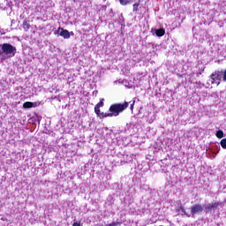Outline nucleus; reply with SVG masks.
<instances>
[{
	"mask_svg": "<svg viewBox=\"0 0 226 226\" xmlns=\"http://www.w3.org/2000/svg\"><path fill=\"white\" fill-rule=\"evenodd\" d=\"M63 29H64V28L59 26V27L57 28V31L60 32V31H63Z\"/></svg>",
	"mask_w": 226,
	"mask_h": 226,
	"instance_id": "412c9836",
	"label": "nucleus"
},
{
	"mask_svg": "<svg viewBox=\"0 0 226 226\" xmlns=\"http://www.w3.org/2000/svg\"><path fill=\"white\" fill-rule=\"evenodd\" d=\"M23 29L27 33L29 29H31V24H29V20H24L23 21Z\"/></svg>",
	"mask_w": 226,
	"mask_h": 226,
	"instance_id": "1a4fd4ad",
	"label": "nucleus"
},
{
	"mask_svg": "<svg viewBox=\"0 0 226 226\" xmlns=\"http://www.w3.org/2000/svg\"><path fill=\"white\" fill-rule=\"evenodd\" d=\"M215 135L217 139H223V131L222 130L217 131Z\"/></svg>",
	"mask_w": 226,
	"mask_h": 226,
	"instance_id": "f8f14e48",
	"label": "nucleus"
},
{
	"mask_svg": "<svg viewBox=\"0 0 226 226\" xmlns=\"http://www.w3.org/2000/svg\"><path fill=\"white\" fill-rule=\"evenodd\" d=\"M0 34L3 36L4 34H6V32L4 31V29L0 30Z\"/></svg>",
	"mask_w": 226,
	"mask_h": 226,
	"instance_id": "a211bd4d",
	"label": "nucleus"
},
{
	"mask_svg": "<svg viewBox=\"0 0 226 226\" xmlns=\"http://www.w3.org/2000/svg\"><path fill=\"white\" fill-rule=\"evenodd\" d=\"M117 225H119L118 222H111L109 224H106L105 226H117Z\"/></svg>",
	"mask_w": 226,
	"mask_h": 226,
	"instance_id": "dca6fc26",
	"label": "nucleus"
},
{
	"mask_svg": "<svg viewBox=\"0 0 226 226\" xmlns=\"http://www.w3.org/2000/svg\"><path fill=\"white\" fill-rule=\"evenodd\" d=\"M223 77L222 71H215L210 75V79H212L211 84H216V86H220V80Z\"/></svg>",
	"mask_w": 226,
	"mask_h": 226,
	"instance_id": "7ed1b4c3",
	"label": "nucleus"
},
{
	"mask_svg": "<svg viewBox=\"0 0 226 226\" xmlns=\"http://www.w3.org/2000/svg\"><path fill=\"white\" fill-rule=\"evenodd\" d=\"M221 144V147H222V149H226V138L222 139L220 142Z\"/></svg>",
	"mask_w": 226,
	"mask_h": 226,
	"instance_id": "4468645a",
	"label": "nucleus"
},
{
	"mask_svg": "<svg viewBox=\"0 0 226 226\" xmlns=\"http://www.w3.org/2000/svg\"><path fill=\"white\" fill-rule=\"evenodd\" d=\"M119 3L122 6H126L127 4H130V1L128 0H119Z\"/></svg>",
	"mask_w": 226,
	"mask_h": 226,
	"instance_id": "2eb2a0df",
	"label": "nucleus"
},
{
	"mask_svg": "<svg viewBox=\"0 0 226 226\" xmlns=\"http://www.w3.org/2000/svg\"><path fill=\"white\" fill-rule=\"evenodd\" d=\"M130 102H124V103H113L109 106V112L106 113L105 117H117L119 114L124 112L127 107H129Z\"/></svg>",
	"mask_w": 226,
	"mask_h": 226,
	"instance_id": "f03ea898",
	"label": "nucleus"
},
{
	"mask_svg": "<svg viewBox=\"0 0 226 226\" xmlns=\"http://www.w3.org/2000/svg\"><path fill=\"white\" fill-rule=\"evenodd\" d=\"M177 213H183L182 215L190 217V215L186 214V209H185V206H183V203L177 204Z\"/></svg>",
	"mask_w": 226,
	"mask_h": 226,
	"instance_id": "423d86ee",
	"label": "nucleus"
},
{
	"mask_svg": "<svg viewBox=\"0 0 226 226\" xmlns=\"http://www.w3.org/2000/svg\"><path fill=\"white\" fill-rule=\"evenodd\" d=\"M71 34H73V32H71Z\"/></svg>",
	"mask_w": 226,
	"mask_h": 226,
	"instance_id": "4be33fe9",
	"label": "nucleus"
},
{
	"mask_svg": "<svg viewBox=\"0 0 226 226\" xmlns=\"http://www.w3.org/2000/svg\"><path fill=\"white\" fill-rule=\"evenodd\" d=\"M222 73H223L222 80L226 82V70Z\"/></svg>",
	"mask_w": 226,
	"mask_h": 226,
	"instance_id": "f3484780",
	"label": "nucleus"
},
{
	"mask_svg": "<svg viewBox=\"0 0 226 226\" xmlns=\"http://www.w3.org/2000/svg\"><path fill=\"white\" fill-rule=\"evenodd\" d=\"M220 202H215V203H212V204H208L207 207V209L208 212H211L213 211V209H216L218 207V206H220Z\"/></svg>",
	"mask_w": 226,
	"mask_h": 226,
	"instance_id": "0eeeda50",
	"label": "nucleus"
},
{
	"mask_svg": "<svg viewBox=\"0 0 226 226\" xmlns=\"http://www.w3.org/2000/svg\"><path fill=\"white\" fill-rule=\"evenodd\" d=\"M33 107L36 106H34V103H33L32 102H26L23 103V109H33Z\"/></svg>",
	"mask_w": 226,
	"mask_h": 226,
	"instance_id": "9d476101",
	"label": "nucleus"
},
{
	"mask_svg": "<svg viewBox=\"0 0 226 226\" xmlns=\"http://www.w3.org/2000/svg\"><path fill=\"white\" fill-rule=\"evenodd\" d=\"M54 34H55V35L59 34V30H56V31L54 32Z\"/></svg>",
	"mask_w": 226,
	"mask_h": 226,
	"instance_id": "aec40b11",
	"label": "nucleus"
},
{
	"mask_svg": "<svg viewBox=\"0 0 226 226\" xmlns=\"http://www.w3.org/2000/svg\"><path fill=\"white\" fill-rule=\"evenodd\" d=\"M17 54V48L10 43L0 44V57L2 61L4 59H11Z\"/></svg>",
	"mask_w": 226,
	"mask_h": 226,
	"instance_id": "f257e3e1",
	"label": "nucleus"
},
{
	"mask_svg": "<svg viewBox=\"0 0 226 226\" xmlns=\"http://www.w3.org/2000/svg\"><path fill=\"white\" fill-rule=\"evenodd\" d=\"M70 34H71L70 31H68V30L62 29V31L60 32V35L64 40H68V38H70Z\"/></svg>",
	"mask_w": 226,
	"mask_h": 226,
	"instance_id": "6e6552de",
	"label": "nucleus"
},
{
	"mask_svg": "<svg viewBox=\"0 0 226 226\" xmlns=\"http://www.w3.org/2000/svg\"><path fill=\"white\" fill-rule=\"evenodd\" d=\"M105 105V102H103V99H102L95 106H94V113L96 114L97 117L99 119H105V115L107 113L102 112L100 109Z\"/></svg>",
	"mask_w": 226,
	"mask_h": 226,
	"instance_id": "20e7f679",
	"label": "nucleus"
},
{
	"mask_svg": "<svg viewBox=\"0 0 226 226\" xmlns=\"http://www.w3.org/2000/svg\"><path fill=\"white\" fill-rule=\"evenodd\" d=\"M134 105H135V101H133L132 103L131 104V107H130L131 110H133Z\"/></svg>",
	"mask_w": 226,
	"mask_h": 226,
	"instance_id": "6ab92c4d",
	"label": "nucleus"
},
{
	"mask_svg": "<svg viewBox=\"0 0 226 226\" xmlns=\"http://www.w3.org/2000/svg\"><path fill=\"white\" fill-rule=\"evenodd\" d=\"M155 34H156V36H159V37L165 36V29L159 28V29L155 30Z\"/></svg>",
	"mask_w": 226,
	"mask_h": 226,
	"instance_id": "9b49d317",
	"label": "nucleus"
},
{
	"mask_svg": "<svg viewBox=\"0 0 226 226\" xmlns=\"http://www.w3.org/2000/svg\"><path fill=\"white\" fill-rule=\"evenodd\" d=\"M204 207L200 204H195L192 207H191V215L192 216H195V215H200V213H203Z\"/></svg>",
	"mask_w": 226,
	"mask_h": 226,
	"instance_id": "39448f33",
	"label": "nucleus"
},
{
	"mask_svg": "<svg viewBox=\"0 0 226 226\" xmlns=\"http://www.w3.org/2000/svg\"><path fill=\"white\" fill-rule=\"evenodd\" d=\"M139 6H140V1H139V3H136L133 4V11H139Z\"/></svg>",
	"mask_w": 226,
	"mask_h": 226,
	"instance_id": "ddd939ff",
	"label": "nucleus"
}]
</instances>
